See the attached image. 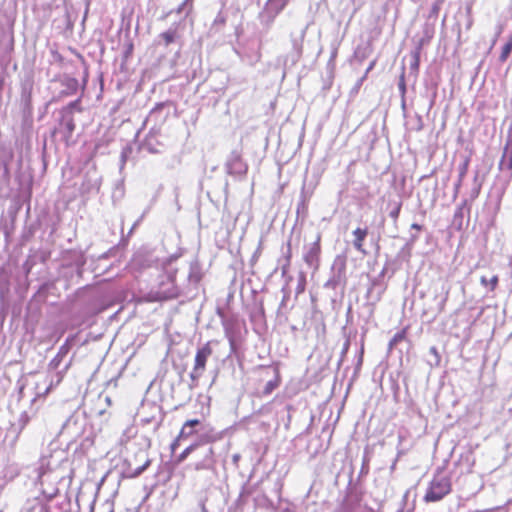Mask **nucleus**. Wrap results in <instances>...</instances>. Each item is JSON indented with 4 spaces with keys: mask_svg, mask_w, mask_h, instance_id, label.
I'll return each mask as SVG.
<instances>
[{
    "mask_svg": "<svg viewBox=\"0 0 512 512\" xmlns=\"http://www.w3.org/2000/svg\"><path fill=\"white\" fill-rule=\"evenodd\" d=\"M178 269L166 263L164 272L160 275L157 287L149 293L152 301L162 302L176 299L180 296V289L176 283Z\"/></svg>",
    "mask_w": 512,
    "mask_h": 512,
    "instance_id": "1",
    "label": "nucleus"
},
{
    "mask_svg": "<svg viewBox=\"0 0 512 512\" xmlns=\"http://www.w3.org/2000/svg\"><path fill=\"white\" fill-rule=\"evenodd\" d=\"M452 491V482L448 476L441 474L434 475L430 481L423 500L426 503L441 501Z\"/></svg>",
    "mask_w": 512,
    "mask_h": 512,
    "instance_id": "2",
    "label": "nucleus"
},
{
    "mask_svg": "<svg viewBox=\"0 0 512 512\" xmlns=\"http://www.w3.org/2000/svg\"><path fill=\"white\" fill-rule=\"evenodd\" d=\"M79 103V100L73 101L69 103L66 107L62 108L60 111V127L61 132L64 135V141L66 142V144L70 143L72 135L76 129L73 111L75 109L79 112L82 111L81 107L79 106Z\"/></svg>",
    "mask_w": 512,
    "mask_h": 512,
    "instance_id": "3",
    "label": "nucleus"
},
{
    "mask_svg": "<svg viewBox=\"0 0 512 512\" xmlns=\"http://www.w3.org/2000/svg\"><path fill=\"white\" fill-rule=\"evenodd\" d=\"M212 353V341L206 342L203 346L197 349L191 374L192 378H198L203 375L206 370L207 360Z\"/></svg>",
    "mask_w": 512,
    "mask_h": 512,
    "instance_id": "4",
    "label": "nucleus"
},
{
    "mask_svg": "<svg viewBox=\"0 0 512 512\" xmlns=\"http://www.w3.org/2000/svg\"><path fill=\"white\" fill-rule=\"evenodd\" d=\"M321 254V235L318 234L315 242L310 246L309 250L304 256V260L307 264L312 265L319 261Z\"/></svg>",
    "mask_w": 512,
    "mask_h": 512,
    "instance_id": "5",
    "label": "nucleus"
},
{
    "mask_svg": "<svg viewBox=\"0 0 512 512\" xmlns=\"http://www.w3.org/2000/svg\"><path fill=\"white\" fill-rule=\"evenodd\" d=\"M282 382V377L280 374L279 367H274V378L269 380L266 385L264 386L263 390L259 393V397H267L269 396L274 390H276Z\"/></svg>",
    "mask_w": 512,
    "mask_h": 512,
    "instance_id": "6",
    "label": "nucleus"
},
{
    "mask_svg": "<svg viewBox=\"0 0 512 512\" xmlns=\"http://www.w3.org/2000/svg\"><path fill=\"white\" fill-rule=\"evenodd\" d=\"M353 236H354V240H353V245H354V248L362 253V254H366V250L364 248V241L368 235V228L365 227V228H360V227H357L354 231H353Z\"/></svg>",
    "mask_w": 512,
    "mask_h": 512,
    "instance_id": "7",
    "label": "nucleus"
},
{
    "mask_svg": "<svg viewBox=\"0 0 512 512\" xmlns=\"http://www.w3.org/2000/svg\"><path fill=\"white\" fill-rule=\"evenodd\" d=\"M500 169L512 171V139H509L504 147V152L499 163Z\"/></svg>",
    "mask_w": 512,
    "mask_h": 512,
    "instance_id": "8",
    "label": "nucleus"
},
{
    "mask_svg": "<svg viewBox=\"0 0 512 512\" xmlns=\"http://www.w3.org/2000/svg\"><path fill=\"white\" fill-rule=\"evenodd\" d=\"M211 439L208 437H202L198 442L190 444L188 447H186L176 458V463L180 464L184 462L187 457L194 451L201 443L210 442Z\"/></svg>",
    "mask_w": 512,
    "mask_h": 512,
    "instance_id": "9",
    "label": "nucleus"
},
{
    "mask_svg": "<svg viewBox=\"0 0 512 512\" xmlns=\"http://www.w3.org/2000/svg\"><path fill=\"white\" fill-rule=\"evenodd\" d=\"M159 37L163 41L164 46L166 47L174 43L180 37L178 25L168 29L167 31L162 32L159 35Z\"/></svg>",
    "mask_w": 512,
    "mask_h": 512,
    "instance_id": "10",
    "label": "nucleus"
},
{
    "mask_svg": "<svg viewBox=\"0 0 512 512\" xmlns=\"http://www.w3.org/2000/svg\"><path fill=\"white\" fill-rule=\"evenodd\" d=\"M201 421L199 419H188L184 422L180 429V437H191L197 433V431H187L188 428H195L200 425Z\"/></svg>",
    "mask_w": 512,
    "mask_h": 512,
    "instance_id": "11",
    "label": "nucleus"
},
{
    "mask_svg": "<svg viewBox=\"0 0 512 512\" xmlns=\"http://www.w3.org/2000/svg\"><path fill=\"white\" fill-rule=\"evenodd\" d=\"M408 332V327H404L401 331L397 332L392 339L389 341V349H393L395 346H397L400 342L404 341L406 339Z\"/></svg>",
    "mask_w": 512,
    "mask_h": 512,
    "instance_id": "12",
    "label": "nucleus"
},
{
    "mask_svg": "<svg viewBox=\"0 0 512 512\" xmlns=\"http://www.w3.org/2000/svg\"><path fill=\"white\" fill-rule=\"evenodd\" d=\"M511 52H512V35L509 36L507 43L502 47V50H501V53L499 56V61L501 63H504L509 58Z\"/></svg>",
    "mask_w": 512,
    "mask_h": 512,
    "instance_id": "13",
    "label": "nucleus"
},
{
    "mask_svg": "<svg viewBox=\"0 0 512 512\" xmlns=\"http://www.w3.org/2000/svg\"><path fill=\"white\" fill-rule=\"evenodd\" d=\"M498 282L499 278L497 275H494L489 280L485 276H482L480 278V283L485 287H489L491 291H494L497 288Z\"/></svg>",
    "mask_w": 512,
    "mask_h": 512,
    "instance_id": "14",
    "label": "nucleus"
},
{
    "mask_svg": "<svg viewBox=\"0 0 512 512\" xmlns=\"http://www.w3.org/2000/svg\"><path fill=\"white\" fill-rule=\"evenodd\" d=\"M469 158H466L464 162L459 167V182H462L464 177L466 176L469 168Z\"/></svg>",
    "mask_w": 512,
    "mask_h": 512,
    "instance_id": "15",
    "label": "nucleus"
},
{
    "mask_svg": "<svg viewBox=\"0 0 512 512\" xmlns=\"http://www.w3.org/2000/svg\"><path fill=\"white\" fill-rule=\"evenodd\" d=\"M189 437H180V432L178 433L177 437L172 441L170 445L171 452L173 453L180 445L181 440H186Z\"/></svg>",
    "mask_w": 512,
    "mask_h": 512,
    "instance_id": "16",
    "label": "nucleus"
},
{
    "mask_svg": "<svg viewBox=\"0 0 512 512\" xmlns=\"http://www.w3.org/2000/svg\"><path fill=\"white\" fill-rule=\"evenodd\" d=\"M401 204H399L393 211L390 212V217L396 220L399 217Z\"/></svg>",
    "mask_w": 512,
    "mask_h": 512,
    "instance_id": "17",
    "label": "nucleus"
},
{
    "mask_svg": "<svg viewBox=\"0 0 512 512\" xmlns=\"http://www.w3.org/2000/svg\"><path fill=\"white\" fill-rule=\"evenodd\" d=\"M148 464H149V463L147 462L145 465H143L142 467L138 468V469H137V470L132 474V477H136V476L140 475V474H141V473H142V472L147 468Z\"/></svg>",
    "mask_w": 512,
    "mask_h": 512,
    "instance_id": "18",
    "label": "nucleus"
},
{
    "mask_svg": "<svg viewBox=\"0 0 512 512\" xmlns=\"http://www.w3.org/2000/svg\"><path fill=\"white\" fill-rule=\"evenodd\" d=\"M419 58H420V48H419V49H418V51H416V53L414 54V60H415L414 66H415V68H418V65H419Z\"/></svg>",
    "mask_w": 512,
    "mask_h": 512,
    "instance_id": "19",
    "label": "nucleus"
},
{
    "mask_svg": "<svg viewBox=\"0 0 512 512\" xmlns=\"http://www.w3.org/2000/svg\"><path fill=\"white\" fill-rule=\"evenodd\" d=\"M193 1H194V0H184V3H185L186 5H189V10H188V12H191V11H192V9H193Z\"/></svg>",
    "mask_w": 512,
    "mask_h": 512,
    "instance_id": "20",
    "label": "nucleus"
},
{
    "mask_svg": "<svg viewBox=\"0 0 512 512\" xmlns=\"http://www.w3.org/2000/svg\"><path fill=\"white\" fill-rule=\"evenodd\" d=\"M411 229H415V230H417V231H421V230H422V225L417 224V223H413V224L411 225Z\"/></svg>",
    "mask_w": 512,
    "mask_h": 512,
    "instance_id": "21",
    "label": "nucleus"
},
{
    "mask_svg": "<svg viewBox=\"0 0 512 512\" xmlns=\"http://www.w3.org/2000/svg\"><path fill=\"white\" fill-rule=\"evenodd\" d=\"M207 467L203 464V463H198L195 465V470H203V469H206Z\"/></svg>",
    "mask_w": 512,
    "mask_h": 512,
    "instance_id": "22",
    "label": "nucleus"
},
{
    "mask_svg": "<svg viewBox=\"0 0 512 512\" xmlns=\"http://www.w3.org/2000/svg\"><path fill=\"white\" fill-rule=\"evenodd\" d=\"M185 6H186V4L183 2V3H182V4L177 8L176 12H177L178 14H180V13L184 10Z\"/></svg>",
    "mask_w": 512,
    "mask_h": 512,
    "instance_id": "23",
    "label": "nucleus"
},
{
    "mask_svg": "<svg viewBox=\"0 0 512 512\" xmlns=\"http://www.w3.org/2000/svg\"><path fill=\"white\" fill-rule=\"evenodd\" d=\"M286 5V1H283L278 10H281Z\"/></svg>",
    "mask_w": 512,
    "mask_h": 512,
    "instance_id": "24",
    "label": "nucleus"
},
{
    "mask_svg": "<svg viewBox=\"0 0 512 512\" xmlns=\"http://www.w3.org/2000/svg\"><path fill=\"white\" fill-rule=\"evenodd\" d=\"M430 351H431L432 353H435V354L437 353V350H436V348H435V347H432V348L430 349Z\"/></svg>",
    "mask_w": 512,
    "mask_h": 512,
    "instance_id": "25",
    "label": "nucleus"
},
{
    "mask_svg": "<svg viewBox=\"0 0 512 512\" xmlns=\"http://www.w3.org/2000/svg\"><path fill=\"white\" fill-rule=\"evenodd\" d=\"M373 65H374V62H373V63H371V65H370V66H369V68L367 69V72L373 68Z\"/></svg>",
    "mask_w": 512,
    "mask_h": 512,
    "instance_id": "26",
    "label": "nucleus"
},
{
    "mask_svg": "<svg viewBox=\"0 0 512 512\" xmlns=\"http://www.w3.org/2000/svg\"><path fill=\"white\" fill-rule=\"evenodd\" d=\"M373 65H374V62H373V63H371V65H370V66H369V68L367 69V72L373 68Z\"/></svg>",
    "mask_w": 512,
    "mask_h": 512,
    "instance_id": "27",
    "label": "nucleus"
},
{
    "mask_svg": "<svg viewBox=\"0 0 512 512\" xmlns=\"http://www.w3.org/2000/svg\"><path fill=\"white\" fill-rule=\"evenodd\" d=\"M187 431H196L195 428H188Z\"/></svg>",
    "mask_w": 512,
    "mask_h": 512,
    "instance_id": "28",
    "label": "nucleus"
},
{
    "mask_svg": "<svg viewBox=\"0 0 512 512\" xmlns=\"http://www.w3.org/2000/svg\"><path fill=\"white\" fill-rule=\"evenodd\" d=\"M209 453H210V455H213V449L212 448H210Z\"/></svg>",
    "mask_w": 512,
    "mask_h": 512,
    "instance_id": "29",
    "label": "nucleus"
},
{
    "mask_svg": "<svg viewBox=\"0 0 512 512\" xmlns=\"http://www.w3.org/2000/svg\"><path fill=\"white\" fill-rule=\"evenodd\" d=\"M110 512H114L113 510H110Z\"/></svg>",
    "mask_w": 512,
    "mask_h": 512,
    "instance_id": "30",
    "label": "nucleus"
}]
</instances>
